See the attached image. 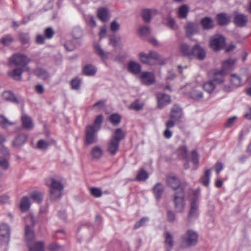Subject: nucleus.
I'll return each mask as SVG.
<instances>
[{"mask_svg": "<svg viewBox=\"0 0 251 251\" xmlns=\"http://www.w3.org/2000/svg\"><path fill=\"white\" fill-rule=\"evenodd\" d=\"M200 190L193 191L190 195V211L188 216V220L189 222L197 219L199 216V201L200 196Z\"/></svg>", "mask_w": 251, "mask_h": 251, "instance_id": "nucleus-1", "label": "nucleus"}, {"mask_svg": "<svg viewBox=\"0 0 251 251\" xmlns=\"http://www.w3.org/2000/svg\"><path fill=\"white\" fill-rule=\"evenodd\" d=\"M180 50L184 56L190 57L195 55L200 60L203 59L205 56V50L198 45H195L194 48L191 50L187 44L183 43L180 46Z\"/></svg>", "mask_w": 251, "mask_h": 251, "instance_id": "nucleus-2", "label": "nucleus"}, {"mask_svg": "<svg viewBox=\"0 0 251 251\" xmlns=\"http://www.w3.org/2000/svg\"><path fill=\"white\" fill-rule=\"evenodd\" d=\"M25 223L26 224L25 227V240L28 243V248L29 247L36 248V244L38 242L31 244V242L34 237V235L32 229L30 227L29 224H31L33 225L35 224V221L33 216L32 214H29L25 219Z\"/></svg>", "mask_w": 251, "mask_h": 251, "instance_id": "nucleus-3", "label": "nucleus"}, {"mask_svg": "<svg viewBox=\"0 0 251 251\" xmlns=\"http://www.w3.org/2000/svg\"><path fill=\"white\" fill-rule=\"evenodd\" d=\"M198 241V233L192 229L188 230L181 238L182 244L184 247L195 246Z\"/></svg>", "mask_w": 251, "mask_h": 251, "instance_id": "nucleus-4", "label": "nucleus"}, {"mask_svg": "<svg viewBox=\"0 0 251 251\" xmlns=\"http://www.w3.org/2000/svg\"><path fill=\"white\" fill-rule=\"evenodd\" d=\"M29 59L26 55L23 54H17L12 56L10 59V63L24 70H28L26 65L30 62Z\"/></svg>", "mask_w": 251, "mask_h": 251, "instance_id": "nucleus-5", "label": "nucleus"}, {"mask_svg": "<svg viewBox=\"0 0 251 251\" xmlns=\"http://www.w3.org/2000/svg\"><path fill=\"white\" fill-rule=\"evenodd\" d=\"M174 202L176 212L181 213L184 211L185 207L184 193L182 189H179L175 194Z\"/></svg>", "mask_w": 251, "mask_h": 251, "instance_id": "nucleus-6", "label": "nucleus"}, {"mask_svg": "<svg viewBox=\"0 0 251 251\" xmlns=\"http://www.w3.org/2000/svg\"><path fill=\"white\" fill-rule=\"evenodd\" d=\"M139 60L143 63L151 64L152 61L155 63H159L160 56L155 51H150L148 54L144 52H140L138 54Z\"/></svg>", "mask_w": 251, "mask_h": 251, "instance_id": "nucleus-7", "label": "nucleus"}, {"mask_svg": "<svg viewBox=\"0 0 251 251\" xmlns=\"http://www.w3.org/2000/svg\"><path fill=\"white\" fill-rule=\"evenodd\" d=\"M225 45V39L220 35L216 34L212 36L210 39V48L216 51L222 49Z\"/></svg>", "mask_w": 251, "mask_h": 251, "instance_id": "nucleus-8", "label": "nucleus"}, {"mask_svg": "<svg viewBox=\"0 0 251 251\" xmlns=\"http://www.w3.org/2000/svg\"><path fill=\"white\" fill-rule=\"evenodd\" d=\"M0 153L4 156H0V168L4 171H6L10 167L8 151L6 148L3 147Z\"/></svg>", "mask_w": 251, "mask_h": 251, "instance_id": "nucleus-9", "label": "nucleus"}, {"mask_svg": "<svg viewBox=\"0 0 251 251\" xmlns=\"http://www.w3.org/2000/svg\"><path fill=\"white\" fill-rule=\"evenodd\" d=\"M99 130L91 126H88L86 128L85 140L87 144L90 145L97 141V133Z\"/></svg>", "mask_w": 251, "mask_h": 251, "instance_id": "nucleus-10", "label": "nucleus"}, {"mask_svg": "<svg viewBox=\"0 0 251 251\" xmlns=\"http://www.w3.org/2000/svg\"><path fill=\"white\" fill-rule=\"evenodd\" d=\"M140 78L141 81L147 85H151L155 82V76L152 73L144 72L141 74Z\"/></svg>", "mask_w": 251, "mask_h": 251, "instance_id": "nucleus-11", "label": "nucleus"}, {"mask_svg": "<svg viewBox=\"0 0 251 251\" xmlns=\"http://www.w3.org/2000/svg\"><path fill=\"white\" fill-rule=\"evenodd\" d=\"M156 99L157 106L160 109L163 108L171 102L170 97L164 93H158L156 96Z\"/></svg>", "mask_w": 251, "mask_h": 251, "instance_id": "nucleus-12", "label": "nucleus"}, {"mask_svg": "<svg viewBox=\"0 0 251 251\" xmlns=\"http://www.w3.org/2000/svg\"><path fill=\"white\" fill-rule=\"evenodd\" d=\"M46 185L49 187L50 190L63 189L64 186L61 182L53 177H49L45 181Z\"/></svg>", "mask_w": 251, "mask_h": 251, "instance_id": "nucleus-13", "label": "nucleus"}, {"mask_svg": "<svg viewBox=\"0 0 251 251\" xmlns=\"http://www.w3.org/2000/svg\"><path fill=\"white\" fill-rule=\"evenodd\" d=\"M22 126L23 128L30 130L34 127V123L32 119L25 114H23L21 118Z\"/></svg>", "mask_w": 251, "mask_h": 251, "instance_id": "nucleus-14", "label": "nucleus"}, {"mask_svg": "<svg viewBox=\"0 0 251 251\" xmlns=\"http://www.w3.org/2000/svg\"><path fill=\"white\" fill-rule=\"evenodd\" d=\"M0 236L2 238L3 242L7 244L10 239V228L9 226L5 224L0 226Z\"/></svg>", "mask_w": 251, "mask_h": 251, "instance_id": "nucleus-15", "label": "nucleus"}, {"mask_svg": "<svg viewBox=\"0 0 251 251\" xmlns=\"http://www.w3.org/2000/svg\"><path fill=\"white\" fill-rule=\"evenodd\" d=\"M158 13V11L155 9H146L142 11V15L145 22H150L152 17Z\"/></svg>", "mask_w": 251, "mask_h": 251, "instance_id": "nucleus-16", "label": "nucleus"}, {"mask_svg": "<svg viewBox=\"0 0 251 251\" xmlns=\"http://www.w3.org/2000/svg\"><path fill=\"white\" fill-rule=\"evenodd\" d=\"M119 142L111 139L107 145V151L111 155H114L118 152L119 149Z\"/></svg>", "mask_w": 251, "mask_h": 251, "instance_id": "nucleus-17", "label": "nucleus"}, {"mask_svg": "<svg viewBox=\"0 0 251 251\" xmlns=\"http://www.w3.org/2000/svg\"><path fill=\"white\" fill-rule=\"evenodd\" d=\"M185 29L187 35L190 36L198 33L199 26L197 24L188 22L185 26Z\"/></svg>", "mask_w": 251, "mask_h": 251, "instance_id": "nucleus-18", "label": "nucleus"}, {"mask_svg": "<svg viewBox=\"0 0 251 251\" xmlns=\"http://www.w3.org/2000/svg\"><path fill=\"white\" fill-rule=\"evenodd\" d=\"M27 135L25 134H20L17 136L13 142V145L15 147H19L24 145L26 142Z\"/></svg>", "mask_w": 251, "mask_h": 251, "instance_id": "nucleus-19", "label": "nucleus"}, {"mask_svg": "<svg viewBox=\"0 0 251 251\" xmlns=\"http://www.w3.org/2000/svg\"><path fill=\"white\" fill-rule=\"evenodd\" d=\"M182 115V109L177 105H174L172 108L171 118L175 121H179Z\"/></svg>", "mask_w": 251, "mask_h": 251, "instance_id": "nucleus-20", "label": "nucleus"}, {"mask_svg": "<svg viewBox=\"0 0 251 251\" xmlns=\"http://www.w3.org/2000/svg\"><path fill=\"white\" fill-rule=\"evenodd\" d=\"M97 16L100 20L103 22L107 21L110 18L108 10L104 7L100 8L98 10Z\"/></svg>", "mask_w": 251, "mask_h": 251, "instance_id": "nucleus-21", "label": "nucleus"}, {"mask_svg": "<svg viewBox=\"0 0 251 251\" xmlns=\"http://www.w3.org/2000/svg\"><path fill=\"white\" fill-rule=\"evenodd\" d=\"M2 98L3 100L11 101L13 103H18V100L16 98L13 93L10 91H5L1 94Z\"/></svg>", "mask_w": 251, "mask_h": 251, "instance_id": "nucleus-22", "label": "nucleus"}, {"mask_svg": "<svg viewBox=\"0 0 251 251\" xmlns=\"http://www.w3.org/2000/svg\"><path fill=\"white\" fill-rule=\"evenodd\" d=\"M127 67L129 71L135 75L139 74L141 70L140 65L135 61L129 62L128 63Z\"/></svg>", "mask_w": 251, "mask_h": 251, "instance_id": "nucleus-23", "label": "nucleus"}, {"mask_svg": "<svg viewBox=\"0 0 251 251\" xmlns=\"http://www.w3.org/2000/svg\"><path fill=\"white\" fill-rule=\"evenodd\" d=\"M167 182L168 185L174 189L178 188L177 190H178L179 189H182L181 188H179L180 182L178 179L175 176H169L167 178Z\"/></svg>", "mask_w": 251, "mask_h": 251, "instance_id": "nucleus-24", "label": "nucleus"}, {"mask_svg": "<svg viewBox=\"0 0 251 251\" xmlns=\"http://www.w3.org/2000/svg\"><path fill=\"white\" fill-rule=\"evenodd\" d=\"M164 238L165 247L168 250L172 249L174 245L172 234L170 232L166 231L164 233Z\"/></svg>", "mask_w": 251, "mask_h": 251, "instance_id": "nucleus-25", "label": "nucleus"}, {"mask_svg": "<svg viewBox=\"0 0 251 251\" xmlns=\"http://www.w3.org/2000/svg\"><path fill=\"white\" fill-rule=\"evenodd\" d=\"M35 75L40 79L46 80L50 77L49 73L45 69L38 68L34 70Z\"/></svg>", "mask_w": 251, "mask_h": 251, "instance_id": "nucleus-26", "label": "nucleus"}, {"mask_svg": "<svg viewBox=\"0 0 251 251\" xmlns=\"http://www.w3.org/2000/svg\"><path fill=\"white\" fill-rule=\"evenodd\" d=\"M247 21V17L244 14H238L234 18V23L238 26H245Z\"/></svg>", "mask_w": 251, "mask_h": 251, "instance_id": "nucleus-27", "label": "nucleus"}, {"mask_svg": "<svg viewBox=\"0 0 251 251\" xmlns=\"http://www.w3.org/2000/svg\"><path fill=\"white\" fill-rule=\"evenodd\" d=\"M164 187L163 185L160 183H157L153 188V192L155 197L156 199L158 201L163 193Z\"/></svg>", "mask_w": 251, "mask_h": 251, "instance_id": "nucleus-28", "label": "nucleus"}, {"mask_svg": "<svg viewBox=\"0 0 251 251\" xmlns=\"http://www.w3.org/2000/svg\"><path fill=\"white\" fill-rule=\"evenodd\" d=\"M236 62V60L233 59H229L224 61L222 65V71L226 73L228 70L232 69Z\"/></svg>", "mask_w": 251, "mask_h": 251, "instance_id": "nucleus-29", "label": "nucleus"}, {"mask_svg": "<svg viewBox=\"0 0 251 251\" xmlns=\"http://www.w3.org/2000/svg\"><path fill=\"white\" fill-rule=\"evenodd\" d=\"M103 150L100 146L94 147L91 151V155L92 157L95 159H100L103 155Z\"/></svg>", "mask_w": 251, "mask_h": 251, "instance_id": "nucleus-30", "label": "nucleus"}, {"mask_svg": "<svg viewBox=\"0 0 251 251\" xmlns=\"http://www.w3.org/2000/svg\"><path fill=\"white\" fill-rule=\"evenodd\" d=\"M189 95L191 98L197 100H200L203 98L202 92L198 89L197 87L193 88L192 91L190 92Z\"/></svg>", "mask_w": 251, "mask_h": 251, "instance_id": "nucleus-31", "label": "nucleus"}, {"mask_svg": "<svg viewBox=\"0 0 251 251\" xmlns=\"http://www.w3.org/2000/svg\"><path fill=\"white\" fill-rule=\"evenodd\" d=\"M95 52L103 60H105L108 58V53H106L101 49L100 46L97 44H95L94 46Z\"/></svg>", "mask_w": 251, "mask_h": 251, "instance_id": "nucleus-32", "label": "nucleus"}, {"mask_svg": "<svg viewBox=\"0 0 251 251\" xmlns=\"http://www.w3.org/2000/svg\"><path fill=\"white\" fill-rule=\"evenodd\" d=\"M189 12V7L186 5L183 4L178 8L177 11V15L179 18H185Z\"/></svg>", "mask_w": 251, "mask_h": 251, "instance_id": "nucleus-33", "label": "nucleus"}, {"mask_svg": "<svg viewBox=\"0 0 251 251\" xmlns=\"http://www.w3.org/2000/svg\"><path fill=\"white\" fill-rule=\"evenodd\" d=\"M25 70L22 68H17L9 73L10 75L16 80H20L21 79V75Z\"/></svg>", "mask_w": 251, "mask_h": 251, "instance_id": "nucleus-34", "label": "nucleus"}, {"mask_svg": "<svg viewBox=\"0 0 251 251\" xmlns=\"http://www.w3.org/2000/svg\"><path fill=\"white\" fill-rule=\"evenodd\" d=\"M125 134L121 128H117L114 132L113 137L111 138L115 141L120 142L125 138Z\"/></svg>", "mask_w": 251, "mask_h": 251, "instance_id": "nucleus-35", "label": "nucleus"}, {"mask_svg": "<svg viewBox=\"0 0 251 251\" xmlns=\"http://www.w3.org/2000/svg\"><path fill=\"white\" fill-rule=\"evenodd\" d=\"M204 91L208 94L212 93L216 88L215 84L212 81H208L204 83L202 85Z\"/></svg>", "mask_w": 251, "mask_h": 251, "instance_id": "nucleus-36", "label": "nucleus"}, {"mask_svg": "<svg viewBox=\"0 0 251 251\" xmlns=\"http://www.w3.org/2000/svg\"><path fill=\"white\" fill-rule=\"evenodd\" d=\"M63 189H52L50 190V199L53 201L59 200L62 194Z\"/></svg>", "mask_w": 251, "mask_h": 251, "instance_id": "nucleus-37", "label": "nucleus"}, {"mask_svg": "<svg viewBox=\"0 0 251 251\" xmlns=\"http://www.w3.org/2000/svg\"><path fill=\"white\" fill-rule=\"evenodd\" d=\"M84 74L86 75H93L97 72L96 68L91 65H87L83 69Z\"/></svg>", "mask_w": 251, "mask_h": 251, "instance_id": "nucleus-38", "label": "nucleus"}, {"mask_svg": "<svg viewBox=\"0 0 251 251\" xmlns=\"http://www.w3.org/2000/svg\"><path fill=\"white\" fill-rule=\"evenodd\" d=\"M217 20L218 23L221 25L227 24L229 21V17L226 14L221 13L217 16Z\"/></svg>", "mask_w": 251, "mask_h": 251, "instance_id": "nucleus-39", "label": "nucleus"}, {"mask_svg": "<svg viewBox=\"0 0 251 251\" xmlns=\"http://www.w3.org/2000/svg\"><path fill=\"white\" fill-rule=\"evenodd\" d=\"M201 24L204 29H208L213 26V23L209 17H205L201 20Z\"/></svg>", "mask_w": 251, "mask_h": 251, "instance_id": "nucleus-40", "label": "nucleus"}, {"mask_svg": "<svg viewBox=\"0 0 251 251\" xmlns=\"http://www.w3.org/2000/svg\"><path fill=\"white\" fill-rule=\"evenodd\" d=\"M30 202L29 199L27 197H23L20 202V209L22 211L27 210L30 207Z\"/></svg>", "mask_w": 251, "mask_h": 251, "instance_id": "nucleus-41", "label": "nucleus"}, {"mask_svg": "<svg viewBox=\"0 0 251 251\" xmlns=\"http://www.w3.org/2000/svg\"><path fill=\"white\" fill-rule=\"evenodd\" d=\"M187 150L185 146H180L176 151V154L180 159L185 158L187 156Z\"/></svg>", "mask_w": 251, "mask_h": 251, "instance_id": "nucleus-42", "label": "nucleus"}, {"mask_svg": "<svg viewBox=\"0 0 251 251\" xmlns=\"http://www.w3.org/2000/svg\"><path fill=\"white\" fill-rule=\"evenodd\" d=\"M210 176L211 170L208 169L206 170L204 173V176L201 179V182L203 185L205 186H208L209 184Z\"/></svg>", "mask_w": 251, "mask_h": 251, "instance_id": "nucleus-43", "label": "nucleus"}, {"mask_svg": "<svg viewBox=\"0 0 251 251\" xmlns=\"http://www.w3.org/2000/svg\"><path fill=\"white\" fill-rule=\"evenodd\" d=\"M226 73L221 71H216L214 73L213 80L217 82V83H221L224 80V75Z\"/></svg>", "mask_w": 251, "mask_h": 251, "instance_id": "nucleus-44", "label": "nucleus"}, {"mask_svg": "<svg viewBox=\"0 0 251 251\" xmlns=\"http://www.w3.org/2000/svg\"><path fill=\"white\" fill-rule=\"evenodd\" d=\"M149 177V174L144 169H141L138 172L136 179L138 181H142L146 180Z\"/></svg>", "mask_w": 251, "mask_h": 251, "instance_id": "nucleus-45", "label": "nucleus"}, {"mask_svg": "<svg viewBox=\"0 0 251 251\" xmlns=\"http://www.w3.org/2000/svg\"><path fill=\"white\" fill-rule=\"evenodd\" d=\"M230 81L231 83L235 86L238 87L242 85L241 77L236 74L231 75Z\"/></svg>", "mask_w": 251, "mask_h": 251, "instance_id": "nucleus-46", "label": "nucleus"}, {"mask_svg": "<svg viewBox=\"0 0 251 251\" xmlns=\"http://www.w3.org/2000/svg\"><path fill=\"white\" fill-rule=\"evenodd\" d=\"M102 120V116L101 115H99L96 117L94 124L93 125H90L89 126H91L93 128L96 129V130H99L100 128Z\"/></svg>", "mask_w": 251, "mask_h": 251, "instance_id": "nucleus-47", "label": "nucleus"}, {"mask_svg": "<svg viewBox=\"0 0 251 251\" xmlns=\"http://www.w3.org/2000/svg\"><path fill=\"white\" fill-rule=\"evenodd\" d=\"M15 123L9 121L5 116L0 114V125L6 127L8 126L14 125Z\"/></svg>", "mask_w": 251, "mask_h": 251, "instance_id": "nucleus-48", "label": "nucleus"}, {"mask_svg": "<svg viewBox=\"0 0 251 251\" xmlns=\"http://www.w3.org/2000/svg\"><path fill=\"white\" fill-rule=\"evenodd\" d=\"M144 106V103L139 100H136L132 102L129 106L130 109H133L136 111L141 109Z\"/></svg>", "mask_w": 251, "mask_h": 251, "instance_id": "nucleus-49", "label": "nucleus"}, {"mask_svg": "<svg viewBox=\"0 0 251 251\" xmlns=\"http://www.w3.org/2000/svg\"><path fill=\"white\" fill-rule=\"evenodd\" d=\"M105 103L104 100H99L93 105V109L96 112H99L104 109Z\"/></svg>", "mask_w": 251, "mask_h": 251, "instance_id": "nucleus-50", "label": "nucleus"}, {"mask_svg": "<svg viewBox=\"0 0 251 251\" xmlns=\"http://www.w3.org/2000/svg\"><path fill=\"white\" fill-rule=\"evenodd\" d=\"M109 119L113 125L118 124L121 121V117L118 114H113L109 116Z\"/></svg>", "mask_w": 251, "mask_h": 251, "instance_id": "nucleus-51", "label": "nucleus"}, {"mask_svg": "<svg viewBox=\"0 0 251 251\" xmlns=\"http://www.w3.org/2000/svg\"><path fill=\"white\" fill-rule=\"evenodd\" d=\"M31 198L34 201L39 203L42 201L43 195L41 192H34L32 194Z\"/></svg>", "mask_w": 251, "mask_h": 251, "instance_id": "nucleus-52", "label": "nucleus"}, {"mask_svg": "<svg viewBox=\"0 0 251 251\" xmlns=\"http://www.w3.org/2000/svg\"><path fill=\"white\" fill-rule=\"evenodd\" d=\"M139 33L141 36L148 35L150 33V29L146 25L141 26L139 28Z\"/></svg>", "mask_w": 251, "mask_h": 251, "instance_id": "nucleus-53", "label": "nucleus"}, {"mask_svg": "<svg viewBox=\"0 0 251 251\" xmlns=\"http://www.w3.org/2000/svg\"><path fill=\"white\" fill-rule=\"evenodd\" d=\"M81 83V80L78 78L73 79L71 82L72 88L75 90L79 89Z\"/></svg>", "mask_w": 251, "mask_h": 251, "instance_id": "nucleus-54", "label": "nucleus"}, {"mask_svg": "<svg viewBox=\"0 0 251 251\" xmlns=\"http://www.w3.org/2000/svg\"><path fill=\"white\" fill-rule=\"evenodd\" d=\"M91 194L94 197L99 198L102 195L101 190L98 188H91L90 189Z\"/></svg>", "mask_w": 251, "mask_h": 251, "instance_id": "nucleus-55", "label": "nucleus"}, {"mask_svg": "<svg viewBox=\"0 0 251 251\" xmlns=\"http://www.w3.org/2000/svg\"><path fill=\"white\" fill-rule=\"evenodd\" d=\"M167 25L169 28L173 30H176L177 28V26L175 22V20L172 17H168L167 18Z\"/></svg>", "mask_w": 251, "mask_h": 251, "instance_id": "nucleus-56", "label": "nucleus"}, {"mask_svg": "<svg viewBox=\"0 0 251 251\" xmlns=\"http://www.w3.org/2000/svg\"><path fill=\"white\" fill-rule=\"evenodd\" d=\"M44 243L38 242L36 244V248L29 247V251H44Z\"/></svg>", "mask_w": 251, "mask_h": 251, "instance_id": "nucleus-57", "label": "nucleus"}, {"mask_svg": "<svg viewBox=\"0 0 251 251\" xmlns=\"http://www.w3.org/2000/svg\"><path fill=\"white\" fill-rule=\"evenodd\" d=\"M1 42L3 45L8 46L13 42V38L10 35H7L2 38Z\"/></svg>", "mask_w": 251, "mask_h": 251, "instance_id": "nucleus-58", "label": "nucleus"}, {"mask_svg": "<svg viewBox=\"0 0 251 251\" xmlns=\"http://www.w3.org/2000/svg\"><path fill=\"white\" fill-rule=\"evenodd\" d=\"M66 50L68 51H72L75 49L76 46L73 41H68L64 45Z\"/></svg>", "mask_w": 251, "mask_h": 251, "instance_id": "nucleus-59", "label": "nucleus"}, {"mask_svg": "<svg viewBox=\"0 0 251 251\" xmlns=\"http://www.w3.org/2000/svg\"><path fill=\"white\" fill-rule=\"evenodd\" d=\"M49 144V143L44 140H40L37 143V148L40 150H45L47 149Z\"/></svg>", "mask_w": 251, "mask_h": 251, "instance_id": "nucleus-60", "label": "nucleus"}, {"mask_svg": "<svg viewBox=\"0 0 251 251\" xmlns=\"http://www.w3.org/2000/svg\"><path fill=\"white\" fill-rule=\"evenodd\" d=\"M120 41V37H116L114 36L110 37L109 39V44L112 45L113 47L118 46Z\"/></svg>", "mask_w": 251, "mask_h": 251, "instance_id": "nucleus-61", "label": "nucleus"}, {"mask_svg": "<svg viewBox=\"0 0 251 251\" xmlns=\"http://www.w3.org/2000/svg\"><path fill=\"white\" fill-rule=\"evenodd\" d=\"M20 39L23 44L28 43L29 40V35L27 33H21L20 35Z\"/></svg>", "mask_w": 251, "mask_h": 251, "instance_id": "nucleus-62", "label": "nucleus"}, {"mask_svg": "<svg viewBox=\"0 0 251 251\" xmlns=\"http://www.w3.org/2000/svg\"><path fill=\"white\" fill-rule=\"evenodd\" d=\"M214 168L218 176L220 172L224 169V164L221 162H217Z\"/></svg>", "mask_w": 251, "mask_h": 251, "instance_id": "nucleus-63", "label": "nucleus"}, {"mask_svg": "<svg viewBox=\"0 0 251 251\" xmlns=\"http://www.w3.org/2000/svg\"><path fill=\"white\" fill-rule=\"evenodd\" d=\"M110 30L113 32L117 31L120 28V25L116 21H113L110 25Z\"/></svg>", "mask_w": 251, "mask_h": 251, "instance_id": "nucleus-64", "label": "nucleus"}]
</instances>
